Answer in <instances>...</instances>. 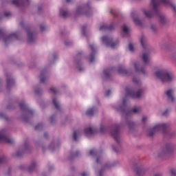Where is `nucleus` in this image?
<instances>
[{"instance_id": "1", "label": "nucleus", "mask_w": 176, "mask_h": 176, "mask_svg": "<svg viewBox=\"0 0 176 176\" xmlns=\"http://www.w3.org/2000/svg\"><path fill=\"white\" fill-rule=\"evenodd\" d=\"M162 5H165V6H171L174 12H176L175 4L171 3L170 0H151L153 10L147 11L144 10L143 12L146 17H148V19H152L155 14H157V16H159L160 17V23H162V24H164V23H166V16L160 14V12L159 11V6L162 5Z\"/></svg>"}, {"instance_id": "2", "label": "nucleus", "mask_w": 176, "mask_h": 176, "mask_svg": "<svg viewBox=\"0 0 176 176\" xmlns=\"http://www.w3.org/2000/svg\"><path fill=\"white\" fill-rule=\"evenodd\" d=\"M155 75L162 82H171L174 79V75L167 70H159L156 72Z\"/></svg>"}, {"instance_id": "3", "label": "nucleus", "mask_w": 176, "mask_h": 176, "mask_svg": "<svg viewBox=\"0 0 176 176\" xmlns=\"http://www.w3.org/2000/svg\"><path fill=\"white\" fill-rule=\"evenodd\" d=\"M157 131H162L163 134H166V133H168V124H157L151 130H150L148 133V135L150 137H153L155 133Z\"/></svg>"}, {"instance_id": "4", "label": "nucleus", "mask_w": 176, "mask_h": 176, "mask_svg": "<svg viewBox=\"0 0 176 176\" xmlns=\"http://www.w3.org/2000/svg\"><path fill=\"white\" fill-rule=\"evenodd\" d=\"M140 43L146 52L143 53L142 60L144 63L148 64L149 63V51L146 50V38L145 36H142L140 38Z\"/></svg>"}, {"instance_id": "5", "label": "nucleus", "mask_w": 176, "mask_h": 176, "mask_svg": "<svg viewBox=\"0 0 176 176\" xmlns=\"http://www.w3.org/2000/svg\"><path fill=\"white\" fill-rule=\"evenodd\" d=\"M125 90L126 97H131V98H141V96L144 94L142 89L137 91L135 89H130L129 87H126Z\"/></svg>"}, {"instance_id": "6", "label": "nucleus", "mask_w": 176, "mask_h": 176, "mask_svg": "<svg viewBox=\"0 0 176 176\" xmlns=\"http://www.w3.org/2000/svg\"><path fill=\"white\" fill-rule=\"evenodd\" d=\"M102 42L105 43L106 46H110L111 49H115V47H117L118 45H119V41H116V42H112V39L107 37V36H103L102 38Z\"/></svg>"}, {"instance_id": "7", "label": "nucleus", "mask_w": 176, "mask_h": 176, "mask_svg": "<svg viewBox=\"0 0 176 176\" xmlns=\"http://www.w3.org/2000/svg\"><path fill=\"white\" fill-rule=\"evenodd\" d=\"M0 141L3 142H6V144H13L14 140L13 139L9 138V137L3 133H0Z\"/></svg>"}, {"instance_id": "8", "label": "nucleus", "mask_w": 176, "mask_h": 176, "mask_svg": "<svg viewBox=\"0 0 176 176\" xmlns=\"http://www.w3.org/2000/svg\"><path fill=\"white\" fill-rule=\"evenodd\" d=\"M119 126H116L113 131H111V136L113 137L116 142H119Z\"/></svg>"}, {"instance_id": "9", "label": "nucleus", "mask_w": 176, "mask_h": 176, "mask_svg": "<svg viewBox=\"0 0 176 176\" xmlns=\"http://www.w3.org/2000/svg\"><path fill=\"white\" fill-rule=\"evenodd\" d=\"M135 68L136 72H140V71L143 74V75H145V67H142L141 63L137 62L135 63Z\"/></svg>"}, {"instance_id": "10", "label": "nucleus", "mask_w": 176, "mask_h": 176, "mask_svg": "<svg viewBox=\"0 0 176 176\" xmlns=\"http://www.w3.org/2000/svg\"><path fill=\"white\" fill-rule=\"evenodd\" d=\"M96 133H97V129H93L91 127L85 129V134L86 137H89V135H93V134H96Z\"/></svg>"}, {"instance_id": "11", "label": "nucleus", "mask_w": 176, "mask_h": 176, "mask_svg": "<svg viewBox=\"0 0 176 176\" xmlns=\"http://www.w3.org/2000/svg\"><path fill=\"white\" fill-rule=\"evenodd\" d=\"M166 94L168 100H170L171 102H174V91H173L172 89H169L166 92Z\"/></svg>"}, {"instance_id": "12", "label": "nucleus", "mask_w": 176, "mask_h": 176, "mask_svg": "<svg viewBox=\"0 0 176 176\" xmlns=\"http://www.w3.org/2000/svg\"><path fill=\"white\" fill-rule=\"evenodd\" d=\"M89 48L91 50V53L90 55V62L93 63V61H94V56H96V50L94 48V45H89Z\"/></svg>"}, {"instance_id": "13", "label": "nucleus", "mask_w": 176, "mask_h": 176, "mask_svg": "<svg viewBox=\"0 0 176 176\" xmlns=\"http://www.w3.org/2000/svg\"><path fill=\"white\" fill-rule=\"evenodd\" d=\"M97 112V109L96 107H92L91 109H89L87 112H86V116H93L94 113Z\"/></svg>"}, {"instance_id": "14", "label": "nucleus", "mask_w": 176, "mask_h": 176, "mask_svg": "<svg viewBox=\"0 0 176 176\" xmlns=\"http://www.w3.org/2000/svg\"><path fill=\"white\" fill-rule=\"evenodd\" d=\"M17 33H12L5 38V42L6 43V42H8V41H12V39H17Z\"/></svg>"}, {"instance_id": "15", "label": "nucleus", "mask_w": 176, "mask_h": 176, "mask_svg": "<svg viewBox=\"0 0 176 176\" xmlns=\"http://www.w3.org/2000/svg\"><path fill=\"white\" fill-rule=\"evenodd\" d=\"M102 30H106L107 31H112V30H113V25H111L110 26H108L107 25H103L100 28V31H102Z\"/></svg>"}, {"instance_id": "16", "label": "nucleus", "mask_w": 176, "mask_h": 176, "mask_svg": "<svg viewBox=\"0 0 176 176\" xmlns=\"http://www.w3.org/2000/svg\"><path fill=\"white\" fill-rule=\"evenodd\" d=\"M28 42H34V34L30 30H27Z\"/></svg>"}, {"instance_id": "17", "label": "nucleus", "mask_w": 176, "mask_h": 176, "mask_svg": "<svg viewBox=\"0 0 176 176\" xmlns=\"http://www.w3.org/2000/svg\"><path fill=\"white\" fill-rule=\"evenodd\" d=\"M171 151H173V146H171L170 144H166L164 150V154L170 153Z\"/></svg>"}, {"instance_id": "18", "label": "nucleus", "mask_w": 176, "mask_h": 176, "mask_svg": "<svg viewBox=\"0 0 176 176\" xmlns=\"http://www.w3.org/2000/svg\"><path fill=\"white\" fill-rule=\"evenodd\" d=\"M12 4L15 6H21V5H24V0H13Z\"/></svg>"}, {"instance_id": "19", "label": "nucleus", "mask_w": 176, "mask_h": 176, "mask_svg": "<svg viewBox=\"0 0 176 176\" xmlns=\"http://www.w3.org/2000/svg\"><path fill=\"white\" fill-rule=\"evenodd\" d=\"M118 73L121 75H127V70H126L123 66H119Z\"/></svg>"}, {"instance_id": "20", "label": "nucleus", "mask_w": 176, "mask_h": 176, "mask_svg": "<svg viewBox=\"0 0 176 176\" xmlns=\"http://www.w3.org/2000/svg\"><path fill=\"white\" fill-rule=\"evenodd\" d=\"M19 107L22 111H28V106L24 102H21L19 104Z\"/></svg>"}, {"instance_id": "21", "label": "nucleus", "mask_w": 176, "mask_h": 176, "mask_svg": "<svg viewBox=\"0 0 176 176\" xmlns=\"http://www.w3.org/2000/svg\"><path fill=\"white\" fill-rule=\"evenodd\" d=\"M141 111V109L140 108H135L133 109V111H130L126 113V116H129V115H131L132 113H138V112Z\"/></svg>"}, {"instance_id": "22", "label": "nucleus", "mask_w": 176, "mask_h": 176, "mask_svg": "<svg viewBox=\"0 0 176 176\" xmlns=\"http://www.w3.org/2000/svg\"><path fill=\"white\" fill-rule=\"evenodd\" d=\"M131 16L133 19V21L134 23L137 25H142V23L140 19H138V18H134V13L131 14Z\"/></svg>"}, {"instance_id": "23", "label": "nucleus", "mask_w": 176, "mask_h": 176, "mask_svg": "<svg viewBox=\"0 0 176 176\" xmlns=\"http://www.w3.org/2000/svg\"><path fill=\"white\" fill-rule=\"evenodd\" d=\"M46 75V73L45 72H41V83H45L46 81V77L45 76Z\"/></svg>"}, {"instance_id": "24", "label": "nucleus", "mask_w": 176, "mask_h": 176, "mask_svg": "<svg viewBox=\"0 0 176 176\" xmlns=\"http://www.w3.org/2000/svg\"><path fill=\"white\" fill-rule=\"evenodd\" d=\"M78 135H80V131H75L74 132L73 138L74 141H78Z\"/></svg>"}, {"instance_id": "25", "label": "nucleus", "mask_w": 176, "mask_h": 176, "mask_svg": "<svg viewBox=\"0 0 176 176\" xmlns=\"http://www.w3.org/2000/svg\"><path fill=\"white\" fill-rule=\"evenodd\" d=\"M7 85L8 86H13L14 85V80L11 78H7Z\"/></svg>"}, {"instance_id": "26", "label": "nucleus", "mask_w": 176, "mask_h": 176, "mask_svg": "<svg viewBox=\"0 0 176 176\" xmlns=\"http://www.w3.org/2000/svg\"><path fill=\"white\" fill-rule=\"evenodd\" d=\"M111 74V69H106L103 71V74L105 76V78H109V75Z\"/></svg>"}, {"instance_id": "27", "label": "nucleus", "mask_w": 176, "mask_h": 176, "mask_svg": "<svg viewBox=\"0 0 176 176\" xmlns=\"http://www.w3.org/2000/svg\"><path fill=\"white\" fill-rule=\"evenodd\" d=\"M52 102L56 109L58 110L60 109V104H58V102H57V100H56V98H54L52 100Z\"/></svg>"}, {"instance_id": "28", "label": "nucleus", "mask_w": 176, "mask_h": 176, "mask_svg": "<svg viewBox=\"0 0 176 176\" xmlns=\"http://www.w3.org/2000/svg\"><path fill=\"white\" fill-rule=\"evenodd\" d=\"M35 168H36V164L34 162L29 168L30 173L34 171Z\"/></svg>"}, {"instance_id": "29", "label": "nucleus", "mask_w": 176, "mask_h": 176, "mask_svg": "<svg viewBox=\"0 0 176 176\" xmlns=\"http://www.w3.org/2000/svg\"><path fill=\"white\" fill-rule=\"evenodd\" d=\"M60 14L63 17L65 18V17H67L68 16V12L67 11H63V10H60Z\"/></svg>"}, {"instance_id": "30", "label": "nucleus", "mask_w": 176, "mask_h": 176, "mask_svg": "<svg viewBox=\"0 0 176 176\" xmlns=\"http://www.w3.org/2000/svg\"><path fill=\"white\" fill-rule=\"evenodd\" d=\"M108 130V129L104 126H100V133L101 134H104V133H107V131Z\"/></svg>"}, {"instance_id": "31", "label": "nucleus", "mask_w": 176, "mask_h": 176, "mask_svg": "<svg viewBox=\"0 0 176 176\" xmlns=\"http://www.w3.org/2000/svg\"><path fill=\"white\" fill-rule=\"evenodd\" d=\"M77 14H83V8L82 7H79L76 10Z\"/></svg>"}, {"instance_id": "32", "label": "nucleus", "mask_w": 176, "mask_h": 176, "mask_svg": "<svg viewBox=\"0 0 176 176\" xmlns=\"http://www.w3.org/2000/svg\"><path fill=\"white\" fill-rule=\"evenodd\" d=\"M89 154L91 155V156H94L95 155H97V151H96V149L93 148L90 150Z\"/></svg>"}, {"instance_id": "33", "label": "nucleus", "mask_w": 176, "mask_h": 176, "mask_svg": "<svg viewBox=\"0 0 176 176\" xmlns=\"http://www.w3.org/2000/svg\"><path fill=\"white\" fill-rule=\"evenodd\" d=\"M43 129V125L42 124H38L35 126V130H42Z\"/></svg>"}, {"instance_id": "34", "label": "nucleus", "mask_w": 176, "mask_h": 176, "mask_svg": "<svg viewBox=\"0 0 176 176\" xmlns=\"http://www.w3.org/2000/svg\"><path fill=\"white\" fill-rule=\"evenodd\" d=\"M127 124H128L129 129H131V127L134 126V122H133L131 121L127 122Z\"/></svg>"}, {"instance_id": "35", "label": "nucleus", "mask_w": 176, "mask_h": 176, "mask_svg": "<svg viewBox=\"0 0 176 176\" xmlns=\"http://www.w3.org/2000/svg\"><path fill=\"white\" fill-rule=\"evenodd\" d=\"M129 47L130 52H134V46L133 45L132 43H129Z\"/></svg>"}, {"instance_id": "36", "label": "nucleus", "mask_w": 176, "mask_h": 176, "mask_svg": "<svg viewBox=\"0 0 176 176\" xmlns=\"http://www.w3.org/2000/svg\"><path fill=\"white\" fill-rule=\"evenodd\" d=\"M1 38H5V32H3V31H2V30H0V39Z\"/></svg>"}, {"instance_id": "37", "label": "nucleus", "mask_w": 176, "mask_h": 176, "mask_svg": "<svg viewBox=\"0 0 176 176\" xmlns=\"http://www.w3.org/2000/svg\"><path fill=\"white\" fill-rule=\"evenodd\" d=\"M50 91H52V93H54V94H57L58 91L57 89H56L55 88L52 87L50 89Z\"/></svg>"}, {"instance_id": "38", "label": "nucleus", "mask_w": 176, "mask_h": 176, "mask_svg": "<svg viewBox=\"0 0 176 176\" xmlns=\"http://www.w3.org/2000/svg\"><path fill=\"white\" fill-rule=\"evenodd\" d=\"M170 173H171V175L172 176H176V170H175V169H172L170 170Z\"/></svg>"}, {"instance_id": "39", "label": "nucleus", "mask_w": 176, "mask_h": 176, "mask_svg": "<svg viewBox=\"0 0 176 176\" xmlns=\"http://www.w3.org/2000/svg\"><path fill=\"white\" fill-rule=\"evenodd\" d=\"M123 31L125 34H127V32H129V29L127 28V27L124 26L123 27Z\"/></svg>"}, {"instance_id": "40", "label": "nucleus", "mask_w": 176, "mask_h": 176, "mask_svg": "<svg viewBox=\"0 0 176 176\" xmlns=\"http://www.w3.org/2000/svg\"><path fill=\"white\" fill-rule=\"evenodd\" d=\"M133 82L136 84V85H140V81L138 79L134 78H133Z\"/></svg>"}, {"instance_id": "41", "label": "nucleus", "mask_w": 176, "mask_h": 176, "mask_svg": "<svg viewBox=\"0 0 176 176\" xmlns=\"http://www.w3.org/2000/svg\"><path fill=\"white\" fill-rule=\"evenodd\" d=\"M169 110L166 109L163 113V116H167V113H168Z\"/></svg>"}, {"instance_id": "42", "label": "nucleus", "mask_w": 176, "mask_h": 176, "mask_svg": "<svg viewBox=\"0 0 176 176\" xmlns=\"http://www.w3.org/2000/svg\"><path fill=\"white\" fill-rule=\"evenodd\" d=\"M21 155H23V151H17L16 153L17 156H21Z\"/></svg>"}, {"instance_id": "43", "label": "nucleus", "mask_w": 176, "mask_h": 176, "mask_svg": "<svg viewBox=\"0 0 176 176\" xmlns=\"http://www.w3.org/2000/svg\"><path fill=\"white\" fill-rule=\"evenodd\" d=\"M40 28L42 31H45V25H41Z\"/></svg>"}, {"instance_id": "44", "label": "nucleus", "mask_w": 176, "mask_h": 176, "mask_svg": "<svg viewBox=\"0 0 176 176\" xmlns=\"http://www.w3.org/2000/svg\"><path fill=\"white\" fill-rule=\"evenodd\" d=\"M3 162H5V157H0V164H1V163H3Z\"/></svg>"}, {"instance_id": "45", "label": "nucleus", "mask_w": 176, "mask_h": 176, "mask_svg": "<svg viewBox=\"0 0 176 176\" xmlns=\"http://www.w3.org/2000/svg\"><path fill=\"white\" fill-rule=\"evenodd\" d=\"M4 15L6 16V17H9V16H11L12 14H10V12H6Z\"/></svg>"}, {"instance_id": "46", "label": "nucleus", "mask_w": 176, "mask_h": 176, "mask_svg": "<svg viewBox=\"0 0 176 176\" xmlns=\"http://www.w3.org/2000/svg\"><path fill=\"white\" fill-rule=\"evenodd\" d=\"M109 94H111V90H108V91L106 92L105 96H106L107 97H108V96H109Z\"/></svg>"}, {"instance_id": "47", "label": "nucleus", "mask_w": 176, "mask_h": 176, "mask_svg": "<svg viewBox=\"0 0 176 176\" xmlns=\"http://www.w3.org/2000/svg\"><path fill=\"white\" fill-rule=\"evenodd\" d=\"M151 28V30H153V31H155V30H156V26H155L154 25H152Z\"/></svg>"}, {"instance_id": "48", "label": "nucleus", "mask_w": 176, "mask_h": 176, "mask_svg": "<svg viewBox=\"0 0 176 176\" xmlns=\"http://www.w3.org/2000/svg\"><path fill=\"white\" fill-rule=\"evenodd\" d=\"M81 176H89V173H81Z\"/></svg>"}, {"instance_id": "49", "label": "nucleus", "mask_w": 176, "mask_h": 176, "mask_svg": "<svg viewBox=\"0 0 176 176\" xmlns=\"http://www.w3.org/2000/svg\"><path fill=\"white\" fill-rule=\"evenodd\" d=\"M126 102H127V99L126 98H124L123 100V105H126Z\"/></svg>"}, {"instance_id": "50", "label": "nucleus", "mask_w": 176, "mask_h": 176, "mask_svg": "<svg viewBox=\"0 0 176 176\" xmlns=\"http://www.w3.org/2000/svg\"><path fill=\"white\" fill-rule=\"evenodd\" d=\"M110 13H111V14H113V16H116V15L115 14V12L113 11V10H111L110 11Z\"/></svg>"}, {"instance_id": "51", "label": "nucleus", "mask_w": 176, "mask_h": 176, "mask_svg": "<svg viewBox=\"0 0 176 176\" xmlns=\"http://www.w3.org/2000/svg\"><path fill=\"white\" fill-rule=\"evenodd\" d=\"M146 120V117L144 116L142 117V122H144Z\"/></svg>"}, {"instance_id": "52", "label": "nucleus", "mask_w": 176, "mask_h": 176, "mask_svg": "<svg viewBox=\"0 0 176 176\" xmlns=\"http://www.w3.org/2000/svg\"><path fill=\"white\" fill-rule=\"evenodd\" d=\"M79 155V151H76V153L74 155V156H78Z\"/></svg>"}, {"instance_id": "53", "label": "nucleus", "mask_w": 176, "mask_h": 176, "mask_svg": "<svg viewBox=\"0 0 176 176\" xmlns=\"http://www.w3.org/2000/svg\"><path fill=\"white\" fill-rule=\"evenodd\" d=\"M99 176H102V170H100L99 172Z\"/></svg>"}, {"instance_id": "54", "label": "nucleus", "mask_w": 176, "mask_h": 176, "mask_svg": "<svg viewBox=\"0 0 176 176\" xmlns=\"http://www.w3.org/2000/svg\"><path fill=\"white\" fill-rule=\"evenodd\" d=\"M96 162H97V163H100V157H98V158L96 159Z\"/></svg>"}, {"instance_id": "55", "label": "nucleus", "mask_w": 176, "mask_h": 176, "mask_svg": "<svg viewBox=\"0 0 176 176\" xmlns=\"http://www.w3.org/2000/svg\"><path fill=\"white\" fill-rule=\"evenodd\" d=\"M53 116H52L51 118H50V120H51V123H53Z\"/></svg>"}, {"instance_id": "56", "label": "nucleus", "mask_w": 176, "mask_h": 176, "mask_svg": "<svg viewBox=\"0 0 176 176\" xmlns=\"http://www.w3.org/2000/svg\"><path fill=\"white\" fill-rule=\"evenodd\" d=\"M44 137H45V138H47V133H45Z\"/></svg>"}, {"instance_id": "57", "label": "nucleus", "mask_w": 176, "mask_h": 176, "mask_svg": "<svg viewBox=\"0 0 176 176\" xmlns=\"http://www.w3.org/2000/svg\"><path fill=\"white\" fill-rule=\"evenodd\" d=\"M113 149L118 153V150H116V148H115V147H113Z\"/></svg>"}, {"instance_id": "58", "label": "nucleus", "mask_w": 176, "mask_h": 176, "mask_svg": "<svg viewBox=\"0 0 176 176\" xmlns=\"http://www.w3.org/2000/svg\"><path fill=\"white\" fill-rule=\"evenodd\" d=\"M136 174H137L138 175H140V170H137Z\"/></svg>"}, {"instance_id": "59", "label": "nucleus", "mask_w": 176, "mask_h": 176, "mask_svg": "<svg viewBox=\"0 0 176 176\" xmlns=\"http://www.w3.org/2000/svg\"><path fill=\"white\" fill-rule=\"evenodd\" d=\"M79 71H83V68H82V67H79Z\"/></svg>"}, {"instance_id": "60", "label": "nucleus", "mask_w": 176, "mask_h": 176, "mask_svg": "<svg viewBox=\"0 0 176 176\" xmlns=\"http://www.w3.org/2000/svg\"><path fill=\"white\" fill-rule=\"evenodd\" d=\"M35 93H36V94H38L39 93V91L38 90H36Z\"/></svg>"}, {"instance_id": "61", "label": "nucleus", "mask_w": 176, "mask_h": 176, "mask_svg": "<svg viewBox=\"0 0 176 176\" xmlns=\"http://www.w3.org/2000/svg\"><path fill=\"white\" fill-rule=\"evenodd\" d=\"M155 176H162L160 174H156Z\"/></svg>"}, {"instance_id": "62", "label": "nucleus", "mask_w": 176, "mask_h": 176, "mask_svg": "<svg viewBox=\"0 0 176 176\" xmlns=\"http://www.w3.org/2000/svg\"><path fill=\"white\" fill-rule=\"evenodd\" d=\"M67 2H71V0H66Z\"/></svg>"}, {"instance_id": "63", "label": "nucleus", "mask_w": 176, "mask_h": 176, "mask_svg": "<svg viewBox=\"0 0 176 176\" xmlns=\"http://www.w3.org/2000/svg\"><path fill=\"white\" fill-rule=\"evenodd\" d=\"M105 168H108V165H105Z\"/></svg>"}, {"instance_id": "64", "label": "nucleus", "mask_w": 176, "mask_h": 176, "mask_svg": "<svg viewBox=\"0 0 176 176\" xmlns=\"http://www.w3.org/2000/svg\"><path fill=\"white\" fill-rule=\"evenodd\" d=\"M21 25L23 27V23H21Z\"/></svg>"}]
</instances>
